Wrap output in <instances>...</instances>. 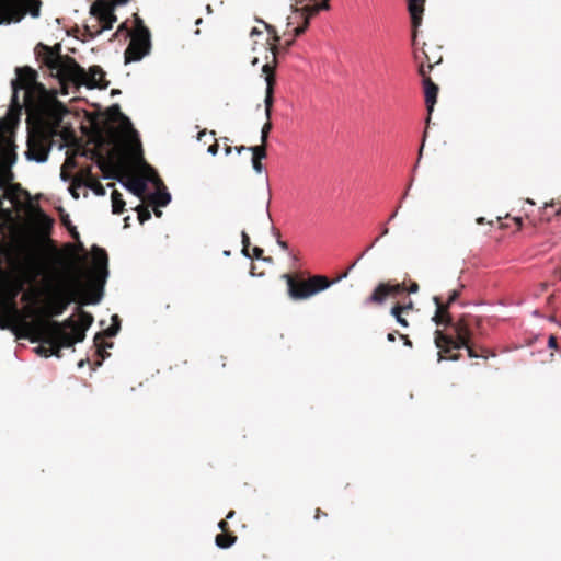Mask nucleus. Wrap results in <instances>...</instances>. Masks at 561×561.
<instances>
[{"mask_svg":"<svg viewBox=\"0 0 561 561\" xmlns=\"http://www.w3.org/2000/svg\"><path fill=\"white\" fill-rule=\"evenodd\" d=\"M15 72L16 78L11 82V104L7 115L1 119L8 118L13 110H19L16 122L10 133V140L14 142L15 129L24 108L27 128L26 156L31 160L44 162L48 157L54 137L59 134L66 108L54 92L38 82V73L35 69L24 66L16 68Z\"/></svg>","mask_w":561,"mask_h":561,"instance_id":"nucleus-1","label":"nucleus"},{"mask_svg":"<svg viewBox=\"0 0 561 561\" xmlns=\"http://www.w3.org/2000/svg\"><path fill=\"white\" fill-rule=\"evenodd\" d=\"M93 277L99 288L94 290L89 298L84 295V287L81 275L79 274V268L77 265L72 264L77 273L71 275L67 282L59 283L58 285L53 286L50 282L46 283L44 287L47 297L45 307H30L28 314L35 316V318L51 320L50 318L53 317L61 316L72 302H79L81 305L98 304L101 300L102 288L108 275V257L106 251L99 247H93Z\"/></svg>","mask_w":561,"mask_h":561,"instance_id":"nucleus-2","label":"nucleus"},{"mask_svg":"<svg viewBox=\"0 0 561 561\" xmlns=\"http://www.w3.org/2000/svg\"><path fill=\"white\" fill-rule=\"evenodd\" d=\"M16 112L5 119H0V233H4L8 224L13 219L11 208L3 207V199H8L13 206L21 204V197L28 195L20 184L13 183L14 174L11 170L16 160L15 146L10 140L12 126L16 122Z\"/></svg>","mask_w":561,"mask_h":561,"instance_id":"nucleus-3","label":"nucleus"},{"mask_svg":"<svg viewBox=\"0 0 561 561\" xmlns=\"http://www.w3.org/2000/svg\"><path fill=\"white\" fill-rule=\"evenodd\" d=\"M35 54L62 85L72 83L77 87L85 85L89 89L107 87V83L102 84L105 72L100 66H92L89 71H85L75 58L61 55L60 44L47 46L39 43L35 48Z\"/></svg>","mask_w":561,"mask_h":561,"instance_id":"nucleus-4","label":"nucleus"},{"mask_svg":"<svg viewBox=\"0 0 561 561\" xmlns=\"http://www.w3.org/2000/svg\"><path fill=\"white\" fill-rule=\"evenodd\" d=\"M481 319L470 313L461 314L456 321H453L448 327L451 328V333L446 334L439 330L435 331V345L439 348V359L443 354H448L451 360H458L459 354H451L453 350L466 348L469 357H486L484 354L476 353V345L471 343L473 329L479 328Z\"/></svg>","mask_w":561,"mask_h":561,"instance_id":"nucleus-5","label":"nucleus"},{"mask_svg":"<svg viewBox=\"0 0 561 561\" xmlns=\"http://www.w3.org/2000/svg\"><path fill=\"white\" fill-rule=\"evenodd\" d=\"M42 274V268L34 261H28L23 277H13L8 272L0 268V290H2L11 302L13 311H16L15 299L28 284L31 287L23 293L22 301L36 306L39 302L42 290L35 285L37 277Z\"/></svg>","mask_w":561,"mask_h":561,"instance_id":"nucleus-6","label":"nucleus"},{"mask_svg":"<svg viewBox=\"0 0 561 561\" xmlns=\"http://www.w3.org/2000/svg\"><path fill=\"white\" fill-rule=\"evenodd\" d=\"M92 154L104 178L122 182L134 195L144 198L147 191L146 180L128 172L125 157L121 152L112 150L107 157L99 151H93Z\"/></svg>","mask_w":561,"mask_h":561,"instance_id":"nucleus-7","label":"nucleus"},{"mask_svg":"<svg viewBox=\"0 0 561 561\" xmlns=\"http://www.w3.org/2000/svg\"><path fill=\"white\" fill-rule=\"evenodd\" d=\"M54 320L44 318H34L32 322L26 323L27 330L33 334V342H41L42 344L36 348V352L44 357H61V350L72 347L71 345H64L61 339L53 329H47L45 323H51Z\"/></svg>","mask_w":561,"mask_h":561,"instance_id":"nucleus-8","label":"nucleus"},{"mask_svg":"<svg viewBox=\"0 0 561 561\" xmlns=\"http://www.w3.org/2000/svg\"><path fill=\"white\" fill-rule=\"evenodd\" d=\"M78 320L69 317L64 322L54 320L51 323H45L47 329H53L61 339L64 345L73 346L76 343L82 342L85 337V331L93 323V316L78 308Z\"/></svg>","mask_w":561,"mask_h":561,"instance_id":"nucleus-9","label":"nucleus"},{"mask_svg":"<svg viewBox=\"0 0 561 561\" xmlns=\"http://www.w3.org/2000/svg\"><path fill=\"white\" fill-rule=\"evenodd\" d=\"M288 287V295L294 300H305L313 295L325 290L332 284L327 276L313 275L307 279L293 276L290 274H284L282 276Z\"/></svg>","mask_w":561,"mask_h":561,"instance_id":"nucleus-10","label":"nucleus"},{"mask_svg":"<svg viewBox=\"0 0 561 561\" xmlns=\"http://www.w3.org/2000/svg\"><path fill=\"white\" fill-rule=\"evenodd\" d=\"M39 0H0V25L20 22L26 13L39 16Z\"/></svg>","mask_w":561,"mask_h":561,"instance_id":"nucleus-11","label":"nucleus"},{"mask_svg":"<svg viewBox=\"0 0 561 561\" xmlns=\"http://www.w3.org/2000/svg\"><path fill=\"white\" fill-rule=\"evenodd\" d=\"M135 16V30L131 33L128 32L130 42L124 53L126 64L141 60L151 48L148 27L138 15Z\"/></svg>","mask_w":561,"mask_h":561,"instance_id":"nucleus-12","label":"nucleus"},{"mask_svg":"<svg viewBox=\"0 0 561 561\" xmlns=\"http://www.w3.org/2000/svg\"><path fill=\"white\" fill-rule=\"evenodd\" d=\"M90 14L95 18V23L85 25L84 31L90 38L111 30L117 18L114 13V4L108 0H95L90 7Z\"/></svg>","mask_w":561,"mask_h":561,"instance_id":"nucleus-13","label":"nucleus"},{"mask_svg":"<svg viewBox=\"0 0 561 561\" xmlns=\"http://www.w3.org/2000/svg\"><path fill=\"white\" fill-rule=\"evenodd\" d=\"M262 71L265 73V81H266V91H265V116H266V123L263 125L261 129V145H264L266 147L267 145V138L270 135V131L272 130V123H271V115H272V107L274 103V85H275V76H274V66L271 65H264L262 68Z\"/></svg>","mask_w":561,"mask_h":561,"instance_id":"nucleus-14","label":"nucleus"},{"mask_svg":"<svg viewBox=\"0 0 561 561\" xmlns=\"http://www.w3.org/2000/svg\"><path fill=\"white\" fill-rule=\"evenodd\" d=\"M405 291L404 283L391 284L390 282L380 283L374 289L371 295L366 298V305H381L388 297H397L398 295Z\"/></svg>","mask_w":561,"mask_h":561,"instance_id":"nucleus-15","label":"nucleus"},{"mask_svg":"<svg viewBox=\"0 0 561 561\" xmlns=\"http://www.w3.org/2000/svg\"><path fill=\"white\" fill-rule=\"evenodd\" d=\"M112 320H113V323L105 331L99 332L94 336V346L96 347L98 355L102 359H105L107 356H110V354L106 353L105 348L113 346V343L105 342L104 337L105 336H107V337L115 336L121 329L118 316L117 314L113 316Z\"/></svg>","mask_w":561,"mask_h":561,"instance_id":"nucleus-16","label":"nucleus"},{"mask_svg":"<svg viewBox=\"0 0 561 561\" xmlns=\"http://www.w3.org/2000/svg\"><path fill=\"white\" fill-rule=\"evenodd\" d=\"M419 75L422 77V82L424 87V98H425V104L428 112V115L432 114L434 110V105L437 101V94H438V85L433 82L431 77L427 75V71L425 69V65L423 62L419 66Z\"/></svg>","mask_w":561,"mask_h":561,"instance_id":"nucleus-17","label":"nucleus"},{"mask_svg":"<svg viewBox=\"0 0 561 561\" xmlns=\"http://www.w3.org/2000/svg\"><path fill=\"white\" fill-rule=\"evenodd\" d=\"M433 301L436 306V310H435V313H434L432 320L437 325L448 327L449 324H451L453 317L449 312L450 306L448 304L444 302L442 297H439V296H435L433 298Z\"/></svg>","mask_w":561,"mask_h":561,"instance_id":"nucleus-18","label":"nucleus"},{"mask_svg":"<svg viewBox=\"0 0 561 561\" xmlns=\"http://www.w3.org/2000/svg\"><path fill=\"white\" fill-rule=\"evenodd\" d=\"M123 119L129 123L128 118L121 112V107L118 104H114L110 106L106 111V118L103 121V127L99 129L100 137H102L103 131H107L110 134L114 133L113 123Z\"/></svg>","mask_w":561,"mask_h":561,"instance_id":"nucleus-19","label":"nucleus"},{"mask_svg":"<svg viewBox=\"0 0 561 561\" xmlns=\"http://www.w3.org/2000/svg\"><path fill=\"white\" fill-rule=\"evenodd\" d=\"M413 301L409 299L405 304H396L392 308L390 313L396 318L397 322L400 323L402 327L407 328L409 327V322L405 319L403 314H408L410 311L413 310Z\"/></svg>","mask_w":561,"mask_h":561,"instance_id":"nucleus-20","label":"nucleus"},{"mask_svg":"<svg viewBox=\"0 0 561 561\" xmlns=\"http://www.w3.org/2000/svg\"><path fill=\"white\" fill-rule=\"evenodd\" d=\"M425 0H409L408 8L411 15L412 25L417 27L422 22Z\"/></svg>","mask_w":561,"mask_h":561,"instance_id":"nucleus-21","label":"nucleus"},{"mask_svg":"<svg viewBox=\"0 0 561 561\" xmlns=\"http://www.w3.org/2000/svg\"><path fill=\"white\" fill-rule=\"evenodd\" d=\"M415 60L419 62H423L425 65V69L427 71V75L430 71L436 66L439 65L443 60V56L439 55L438 57L431 56L426 49H423L421 54L415 53L414 54Z\"/></svg>","mask_w":561,"mask_h":561,"instance_id":"nucleus-22","label":"nucleus"},{"mask_svg":"<svg viewBox=\"0 0 561 561\" xmlns=\"http://www.w3.org/2000/svg\"><path fill=\"white\" fill-rule=\"evenodd\" d=\"M248 150L252 152V167L255 172L261 173L263 171L262 159L266 158V147L264 145L248 147Z\"/></svg>","mask_w":561,"mask_h":561,"instance_id":"nucleus-23","label":"nucleus"},{"mask_svg":"<svg viewBox=\"0 0 561 561\" xmlns=\"http://www.w3.org/2000/svg\"><path fill=\"white\" fill-rule=\"evenodd\" d=\"M85 180L83 181L84 186L90 187L95 195L103 196L105 195L104 186L99 182L96 178L93 176L90 169L85 170Z\"/></svg>","mask_w":561,"mask_h":561,"instance_id":"nucleus-24","label":"nucleus"},{"mask_svg":"<svg viewBox=\"0 0 561 561\" xmlns=\"http://www.w3.org/2000/svg\"><path fill=\"white\" fill-rule=\"evenodd\" d=\"M237 541V536L231 531L218 534L215 538L216 545L221 549L230 548Z\"/></svg>","mask_w":561,"mask_h":561,"instance_id":"nucleus-25","label":"nucleus"},{"mask_svg":"<svg viewBox=\"0 0 561 561\" xmlns=\"http://www.w3.org/2000/svg\"><path fill=\"white\" fill-rule=\"evenodd\" d=\"M125 209V201L123 199L122 194L114 190L112 192V211L113 214L119 215Z\"/></svg>","mask_w":561,"mask_h":561,"instance_id":"nucleus-26","label":"nucleus"},{"mask_svg":"<svg viewBox=\"0 0 561 561\" xmlns=\"http://www.w3.org/2000/svg\"><path fill=\"white\" fill-rule=\"evenodd\" d=\"M171 201V195L165 187L153 195V203L159 207L167 206Z\"/></svg>","mask_w":561,"mask_h":561,"instance_id":"nucleus-27","label":"nucleus"},{"mask_svg":"<svg viewBox=\"0 0 561 561\" xmlns=\"http://www.w3.org/2000/svg\"><path fill=\"white\" fill-rule=\"evenodd\" d=\"M61 222L69 230L71 237L78 241L80 238L79 232L77 231L76 227L71 225L68 215L61 216Z\"/></svg>","mask_w":561,"mask_h":561,"instance_id":"nucleus-28","label":"nucleus"},{"mask_svg":"<svg viewBox=\"0 0 561 561\" xmlns=\"http://www.w3.org/2000/svg\"><path fill=\"white\" fill-rule=\"evenodd\" d=\"M82 186H84L83 180L75 178L69 188L75 199L79 198L78 190L81 188Z\"/></svg>","mask_w":561,"mask_h":561,"instance_id":"nucleus-29","label":"nucleus"},{"mask_svg":"<svg viewBox=\"0 0 561 561\" xmlns=\"http://www.w3.org/2000/svg\"><path fill=\"white\" fill-rule=\"evenodd\" d=\"M136 210L138 213V220L141 224H144L145 221H147V220H149L151 218V213H150V210L146 206L139 205L136 208Z\"/></svg>","mask_w":561,"mask_h":561,"instance_id":"nucleus-30","label":"nucleus"},{"mask_svg":"<svg viewBox=\"0 0 561 561\" xmlns=\"http://www.w3.org/2000/svg\"><path fill=\"white\" fill-rule=\"evenodd\" d=\"M241 238H242V253L244 256L247 257H251V254L249 252V248H250V237L248 236V233L245 231H242L241 232Z\"/></svg>","mask_w":561,"mask_h":561,"instance_id":"nucleus-31","label":"nucleus"},{"mask_svg":"<svg viewBox=\"0 0 561 561\" xmlns=\"http://www.w3.org/2000/svg\"><path fill=\"white\" fill-rule=\"evenodd\" d=\"M263 249L259 248V247H254L252 249V254H251V257H254V259H257V260H263V261H267V262H272V257H263Z\"/></svg>","mask_w":561,"mask_h":561,"instance_id":"nucleus-32","label":"nucleus"},{"mask_svg":"<svg viewBox=\"0 0 561 561\" xmlns=\"http://www.w3.org/2000/svg\"><path fill=\"white\" fill-rule=\"evenodd\" d=\"M459 296H460V289H454L450 291V294L445 302L448 304L449 306H451V304L457 301Z\"/></svg>","mask_w":561,"mask_h":561,"instance_id":"nucleus-33","label":"nucleus"},{"mask_svg":"<svg viewBox=\"0 0 561 561\" xmlns=\"http://www.w3.org/2000/svg\"><path fill=\"white\" fill-rule=\"evenodd\" d=\"M476 353L486 355V357H483L484 359H488L490 356H492V357L495 356V353L491 352L490 350H488L485 347H477L476 346Z\"/></svg>","mask_w":561,"mask_h":561,"instance_id":"nucleus-34","label":"nucleus"},{"mask_svg":"<svg viewBox=\"0 0 561 561\" xmlns=\"http://www.w3.org/2000/svg\"><path fill=\"white\" fill-rule=\"evenodd\" d=\"M9 325V314L0 316V329H8Z\"/></svg>","mask_w":561,"mask_h":561,"instance_id":"nucleus-35","label":"nucleus"},{"mask_svg":"<svg viewBox=\"0 0 561 561\" xmlns=\"http://www.w3.org/2000/svg\"><path fill=\"white\" fill-rule=\"evenodd\" d=\"M405 291L409 294H415L419 291V285L416 282H411L409 287L405 286Z\"/></svg>","mask_w":561,"mask_h":561,"instance_id":"nucleus-36","label":"nucleus"},{"mask_svg":"<svg viewBox=\"0 0 561 561\" xmlns=\"http://www.w3.org/2000/svg\"><path fill=\"white\" fill-rule=\"evenodd\" d=\"M218 527L221 529V533L229 531V526L227 519H222L219 522Z\"/></svg>","mask_w":561,"mask_h":561,"instance_id":"nucleus-37","label":"nucleus"},{"mask_svg":"<svg viewBox=\"0 0 561 561\" xmlns=\"http://www.w3.org/2000/svg\"><path fill=\"white\" fill-rule=\"evenodd\" d=\"M218 148H219V146H218L217 141L215 140V142L208 147V152L210 154L215 156L218 152Z\"/></svg>","mask_w":561,"mask_h":561,"instance_id":"nucleus-38","label":"nucleus"},{"mask_svg":"<svg viewBox=\"0 0 561 561\" xmlns=\"http://www.w3.org/2000/svg\"><path fill=\"white\" fill-rule=\"evenodd\" d=\"M400 339L403 341V344H404L405 346L412 347V342H411V340L409 339V336H408V335H405V334H400Z\"/></svg>","mask_w":561,"mask_h":561,"instance_id":"nucleus-39","label":"nucleus"},{"mask_svg":"<svg viewBox=\"0 0 561 561\" xmlns=\"http://www.w3.org/2000/svg\"><path fill=\"white\" fill-rule=\"evenodd\" d=\"M548 345H549V347H550V348H554V347H557V339H556L554 336H552V335H551V336L549 337Z\"/></svg>","mask_w":561,"mask_h":561,"instance_id":"nucleus-40","label":"nucleus"},{"mask_svg":"<svg viewBox=\"0 0 561 561\" xmlns=\"http://www.w3.org/2000/svg\"><path fill=\"white\" fill-rule=\"evenodd\" d=\"M268 206H270V199L265 204L264 214L267 217V219L271 221L272 219H271V215H270V211H268Z\"/></svg>","mask_w":561,"mask_h":561,"instance_id":"nucleus-41","label":"nucleus"},{"mask_svg":"<svg viewBox=\"0 0 561 561\" xmlns=\"http://www.w3.org/2000/svg\"><path fill=\"white\" fill-rule=\"evenodd\" d=\"M277 243L278 245L283 249V250H287L288 249V244L286 241H283L280 240L279 238L277 239Z\"/></svg>","mask_w":561,"mask_h":561,"instance_id":"nucleus-42","label":"nucleus"},{"mask_svg":"<svg viewBox=\"0 0 561 561\" xmlns=\"http://www.w3.org/2000/svg\"><path fill=\"white\" fill-rule=\"evenodd\" d=\"M321 516H327V513L322 512L320 508L316 510L314 518L319 519Z\"/></svg>","mask_w":561,"mask_h":561,"instance_id":"nucleus-43","label":"nucleus"},{"mask_svg":"<svg viewBox=\"0 0 561 561\" xmlns=\"http://www.w3.org/2000/svg\"><path fill=\"white\" fill-rule=\"evenodd\" d=\"M387 340L389 342H394L396 341V332L388 333Z\"/></svg>","mask_w":561,"mask_h":561,"instance_id":"nucleus-44","label":"nucleus"},{"mask_svg":"<svg viewBox=\"0 0 561 561\" xmlns=\"http://www.w3.org/2000/svg\"><path fill=\"white\" fill-rule=\"evenodd\" d=\"M425 137H426V131L424 133L423 141H425ZM423 148H424V142H422L421 148H420V150H419V159H420V158H421V156H422Z\"/></svg>","mask_w":561,"mask_h":561,"instance_id":"nucleus-45","label":"nucleus"},{"mask_svg":"<svg viewBox=\"0 0 561 561\" xmlns=\"http://www.w3.org/2000/svg\"><path fill=\"white\" fill-rule=\"evenodd\" d=\"M42 218H43V220H44V221H46L49 226L53 224V220H51L48 216H46L45 214H42Z\"/></svg>","mask_w":561,"mask_h":561,"instance_id":"nucleus-46","label":"nucleus"},{"mask_svg":"<svg viewBox=\"0 0 561 561\" xmlns=\"http://www.w3.org/2000/svg\"><path fill=\"white\" fill-rule=\"evenodd\" d=\"M205 136H207V131L206 130L199 131L198 136H197V139L201 141V140H203V137H205Z\"/></svg>","mask_w":561,"mask_h":561,"instance_id":"nucleus-47","label":"nucleus"},{"mask_svg":"<svg viewBox=\"0 0 561 561\" xmlns=\"http://www.w3.org/2000/svg\"><path fill=\"white\" fill-rule=\"evenodd\" d=\"M514 221L516 222L518 229H520L522 222H523L522 218L520 217H516V218H514Z\"/></svg>","mask_w":561,"mask_h":561,"instance_id":"nucleus-48","label":"nucleus"},{"mask_svg":"<svg viewBox=\"0 0 561 561\" xmlns=\"http://www.w3.org/2000/svg\"><path fill=\"white\" fill-rule=\"evenodd\" d=\"M554 275L561 278V267L554 270Z\"/></svg>","mask_w":561,"mask_h":561,"instance_id":"nucleus-49","label":"nucleus"},{"mask_svg":"<svg viewBox=\"0 0 561 561\" xmlns=\"http://www.w3.org/2000/svg\"><path fill=\"white\" fill-rule=\"evenodd\" d=\"M234 514H236V513H234V511H230V512L227 514L226 519H230V518H232V517L234 516Z\"/></svg>","mask_w":561,"mask_h":561,"instance_id":"nucleus-50","label":"nucleus"},{"mask_svg":"<svg viewBox=\"0 0 561 561\" xmlns=\"http://www.w3.org/2000/svg\"><path fill=\"white\" fill-rule=\"evenodd\" d=\"M245 149H248V148L244 146L236 147V150L238 151V153H240L241 151H243Z\"/></svg>","mask_w":561,"mask_h":561,"instance_id":"nucleus-51","label":"nucleus"},{"mask_svg":"<svg viewBox=\"0 0 561 561\" xmlns=\"http://www.w3.org/2000/svg\"><path fill=\"white\" fill-rule=\"evenodd\" d=\"M123 30H126V31H127V27H126L125 23H123V24H121V25L118 26L117 32H121V31H123Z\"/></svg>","mask_w":561,"mask_h":561,"instance_id":"nucleus-52","label":"nucleus"},{"mask_svg":"<svg viewBox=\"0 0 561 561\" xmlns=\"http://www.w3.org/2000/svg\"><path fill=\"white\" fill-rule=\"evenodd\" d=\"M231 150H232V149H231V147H230V146H226V148H225V153H226V154H230V153H231Z\"/></svg>","mask_w":561,"mask_h":561,"instance_id":"nucleus-53","label":"nucleus"},{"mask_svg":"<svg viewBox=\"0 0 561 561\" xmlns=\"http://www.w3.org/2000/svg\"><path fill=\"white\" fill-rule=\"evenodd\" d=\"M388 232H389V229L387 227H385L382 229V231H381V236L380 237H383V236L388 234Z\"/></svg>","mask_w":561,"mask_h":561,"instance_id":"nucleus-54","label":"nucleus"},{"mask_svg":"<svg viewBox=\"0 0 561 561\" xmlns=\"http://www.w3.org/2000/svg\"><path fill=\"white\" fill-rule=\"evenodd\" d=\"M117 4H125L128 0H114Z\"/></svg>","mask_w":561,"mask_h":561,"instance_id":"nucleus-55","label":"nucleus"},{"mask_svg":"<svg viewBox=\"0 0 561 561\" xmlns=\"http://www.w3.org/2000/svg\"><path fill=\"white\" fill-rule=\"evenodd\" d=\"M254 34H261V32L256 27H254L251 31V35H254Z\"/></svg>","mask_w":561,"mask_h":561,"instance_id":"nucleus-56","label":"nucleus"},{"mask_svg":"<svg viewBox=\"0 0 561 561\" xmlns=\"http://www.w3.org/2000/svg\"><path fill=\"white\" fill-rule=\"evenodd\" d=\"M477 222L480 224V225L483 224L484 222V218L483 217L478 218Z\"/></svg>","mask_w":561,"mask_h":561,"instance_id":"nucleus-57","label":"nucleus"},{"mask_svg":"<svg viewBox=\"0 0 561 561\" xmlns=\"http://www.w3.org/2000/svg\"><path fill=\"white\" fill-rule=\"evenodd\" d=\"M154 213H156V215H157L158 217H160V216L162 215V211H161V210H159V209H154Z\"/></svg>","mask_w":561,"mask_h":561,"instance_id":"nucleus-58","label":"nucleus"},{"mask_svg":"<svg viewBox=\"0 0 561 561\" xmlns=\"http://www.w3.org/2000/svg\"><path fill=\"white\" fill-rule=\"evenodd\" d=\"M397 214H398V210H396L393 214H391L389 220H392L397 216Z\"/></svg>","mask_w":561,"mask_h":561,"instance_id":"nucleus-59","label":"nucleus"},{"mask_svg":"<svg viewBox=\"0 0 561 561\" xmlns=\"http://www.w3.org/2000/svg\"><path fill=\"white\" fill-rule=\"evenodd\" d=\"M83 365H84V360H80L78 364L79 367H83Z\"/></svg>","mask_w":561,"mask_h":561,"instance_id":"nucleus-60","label":"nucleus"},{"mask_svg":"<svg viewBox=\"0 0 561 561\" xmlns=\"http://www.w3.org/2000/svg\"><path fill=\"white\" fill-rule=\"evenodd\" d=\"M548 207H553V203H551V204H546L545 208H548Z\"/></svg>","mask_w":561,"mask_h":561,"instance_id":"nucleus-61","label":"nucleus"}]
</instances>
